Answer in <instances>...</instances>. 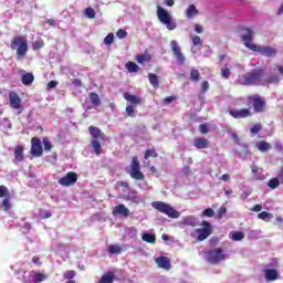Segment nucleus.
Here are the masks:
<instances>
[{
    "label": "nucleus",
    "instance_id": "nucleus-1",
    "mask_svg": "<svg viewBox=\"0 0 283 283\" xmlns=\"http://www.w3.org/2000/svg\"><path fill=\"white\" fill-rule=\"evenodd\" d=\"M245 30L247 34L242 35L241 39L243 41V45H245L248 50H251L252 52H259V54L266 57L275 56V54H277V49L273 46H260L253 44V31L251 29Z\"/></svg>",
    "mask_w": 283,
    "mask_h": 283
},
{
    "label": "nucleus",
    "instance_id": "nucleus-2",
    "mask_svg": "<svg viewBox=\"0 0 283 283\" xmlns=\"http://www.w3.org/2000/svg\"><path fill=\"white\" fill-rule=\"evenodd\" d=\"M266 76L264 69H254L245 74L240 76L241 85L251 86V85H263V80Z\"/></svg>",
    "mask_w": 283,
    "mask_h": 283
},
{
    "label": "nucleus",
    "instance_id": "nucleus-3",
    "mask_svg": "<svg viewBox=\"0 0 283 283\" xmlns=\"http://www.w3.org/2000/svg\"><path fill=\"white\" fill-rule=\"evenodd\" d=\"M10 49L15 51L17 60L25 59L28 56V38L23 35H15L11 40Z\"/></svg>",
    "mask_w": 283,
    "mask_h": 283
},
{
    "label": "nucleus",
    "instance_id": "nucleus-4",
    "mask_svg": "<svg viewBox=\"0 0 283 283\" xmlns=\"http://www.w3.org/2000/svg\"><path fill=\"white\" fill-rule=\"evenodd\" d=\"M199 226L202 228L195 229L190 235L191 238H195L197 242H205V240L213 233V226H211L207 220H202Z\"/></svg>",
    "mask_w": 283,
    "mask_h": 283
},
{
    "label": "nucleus",
    "instance_id": "nucleus-5",
    "mask_svg": "<svg viewBox=\"0 0 283 283\" xmlns=\"http://www.w3.org/2000/svg\"><path fill=\"white\" fill-rule=\"evenodd\" d=\"M124 98L129 103V105L126 106V114L129 118H134L136 116V107L143 103V97L138 95H132L129 93H124Z\"/></svg>",
    "mask_w": 283,
    "mask_h": 283
},
{
    "label": "nucleus",
    "instance_id": "nucleus-6",
    "mask_svg": "<svg viewBox=\"0 0 283 283\" xmlns=\"http://www.w3.org/2000/svg\"><path fill=\"white\" fill-rule=\"evenodd\" d=\"M247 99L252 105L254 114H264L266 112V99L260 94L249 95Z\"/></svg>",
    "mask_w": 283,
    "mask_h": 283
},
{
    "label": "nucleus",
    "instance_id": "nucleus-7",
    "mask_svg": "<svg viewBox=\"0 0 283 283\" xmlns=\"http://www.w3.org/2000/svg\"><path fill=\"white\" fill-rule=\"evenodd\" d=\"M206 260L209 264H220V262H224L227 260V254L224 253V249L214 248L206 252Z\"/></svg>",
    "mask_w": 283,
    "mask_h": 283
},
{
    "label": "nucleus",
    "instance_id": "nucleus-8",
    "mask_svg": "<svg viewBox=\"0 0 283 283\" xmlns=\"http://www.w3.org/2000/svg\"><path fill=\"white\" fill-rule=\"evenodd\" d=\"M151 207L160 213H165V216H168V218H180V212H178V210L174 209V207L167 202L154 201Z\"/></svg>",
    "mask_w": 283,
    "mask_h": 283
},
{
    "label": "nucleus",
    "instance_id": "nucleus-9",
    "mask_svg": "<svg viewBox=\"0 0 283 283\" xmlns=\"http://www.w3.org/2000/svg\"><path fill=\"white\" fill-rule=\"evenodd\" d=\"M157 17L164 25H166L167 30H176L178 28V24H176V21H174V18H171V14L168 13L165 8L158 6L157 7Z\"/></svg>",
    "mask_w": 283,
    "mask_h": 283
},
{
    "label": "nucleus",
    "instance_id": "nucleus-10",
    "mask_svg": "<svg viewBox=\"0 0 283 283\" xmlns=\"http://www.w3.org/2000/svg\"><path fill=\"white\" fill-rule=\"evenodd\" d=\"M129 176L133 180H145V174L140 170V161L137 156L132 158Z\"/></svg>",
    "mask_w": 283,
    "mask_h": 283
},
{
    "label": "nucleus",
    "instance_id": "nucleus-11",
    "mask_svg": "<svg viewBox=\"0 0 283 283\" xmlns=\"http://www.w3.org/2000/svg\"><path fill=\"white\" fill-rule=\"evenodd\" d=\"M30 154L34 158H41V156H43V145L41 144V139H39V137H33L31 139Z\"/></svg>",
    "mask_w": 283,
    "mask_h": 283
},
{
    "label": "nucleus",
    "instance_id": "nucleus-12",
    "mask_svg": "<svg viewBox=\"0 0 283 283\" xmlns=\"http://www.w3.org/2000/svg\"><path fill=\"white\" fill-rule=\"evenodd\" d=\"M228 114L235 119L251 118V116H253L251 108L229 109Z\"/></svg>",
    "mask_w": 283,
    "mask_h": 283
},
{
    "label": "nucleus",
    "instance_id": "nucleus-13",
    "mask_svg": "<svg viewBox=\"0 0 283 283\" xmlns=\"http://www.w3.org/2000/svg\"><path fill=\"white\" fill-rule=\"evenodd\" d=\"M77 180L78 174L70 171L64 177L59 179V185H62V187H70L72 185H76Z\"/></svg>",
    "mask_w": 283,
    "mask_h": 283
},
{
    "label": "nucleus",
    "instance_id": "nucleus-14",
    "mask_svg": "<svg viewBox=\"0 0 283 283\" xmlns=\"http://www.w3.org/2000/svg\"><path fill=\"white\" fill-rule=\"evenodd\" d=\"M170 48L174 52V55L177 59V62L180 63V65H182V63H185V61H186V57L182 54V51L180 50V46H178V42L176 40H172L170 42Z\"/></svg>",
    "mask_w": 283,
    "mask_h": 283
},
{
    "label": "nucleus",
    "instance_id": "nucleus-15",
    "mask_svg": "<svg viewBox=\"0 0 283 283\" xmlns=\"http://www.w3.org/2000/svg\"><path fill=\"white\" fill-rule=\"evenodd\" d=\"M9 103L12 109H21V97L14 92L9 93Z\"/></svg>",
    "mask_w": 283,
    "mask_h": 283
},
{
    "label": "nucleus",
    "instance_id": "nucleus-16",
    "mask_svg": "<svg viewBox=\"0 0 283 283\" xmlns=\"http://www.w3.org/2000/svg\"><path fill=\"white\" fill-rule=\"evenodd\" d=\"M88 132L93 138V140H105V134L101 130V128L96 126H90Z\"/></svg>",
    "mask_w": 283,
    "mask_h": 283
},
{
    "label": "nucleus",
    "instance_id": "nucleus-17",
    "mask_svg": "<svg viewBox=\"0 0 283 283\" xmlns=\"http://www.w3.org/2000/svg\"><path fill=\"white\" fill-rule=\"evenodd\" d=\"M113 216H123V218H129V210L125 205H118L113 209Z\"/></svg>",
    "mask_w": 283,
    "mask_h": 283
},
{
    "label": "nucleus",
    "instance_id": "nucleus-18",
    "mask_svg": "<svg viewBox=\"0 0 283 283\" xmlns=\"http://www.w3.org/2000/svg\"><path fill=\"white\" fill-rule=\"evenodd\" d=\"M156 263L159 269H165V271H169V269H171V261H169L167 256L157 258Z\"/></svg>",
    "mask_w": 283,
    "mask_h": 283
},
{
    "label": "nucleus",
    "instance_id": "nucleus-19",
    "mask_svg": "<svg viewBox=\"0 0 283 283\" xmlns=\"http://www.w3.org/2000/svg\"><path fill=\"white\" fill-rule=\"evenodd\" d=\"M193 146L197 149H207V147H209V139L205 137H197L193 140Z\"/></svg>",
    "mask_w": 283,
    "mask_h": 283
},
{
    "label": "nucleus",
    "instance_id": "nucleus-20",
    "mask_svg": "<svg viewBox=\"0 0 283 283\" xmlns=\"http://www.w3.org/2000/svg\"><path fill=\"white\" fill-rule=\"evenodd\" d=\"M264 275H265V280H268V282H275V280H277V277H279L277 270H275V269L264 270Z\"/></svg>",
    "mask_w": 283,
    "mask_h": 283
},
{
    "label": "nucleus",
    "instance_id": "nucleus-21",
    "mask_svg": "<svg viewBox=\"0 0 283 283\" xmlns=\"http://www.w3.org/2000/svg\"><path fill=\"white\" fill-rule=\"evenodd\" d=\"M31 273L33 275V279H32L33 283H41V282H45V280H48V274H45V273L36 272L34 270Z\"/></svg>",
    "mask_w": 283,
    "mask_h": 283
},
{
    "label": "nucleus",
    "instance_id": "nucleus-22",
    "mask_svg": "<svg viewBox=\"0 0 283 283\" xmlns=\"http://www.w3.org/2000/svg\"><path fill=\"white\" fill-rule=\"evenodd\" d=\"M277 84V83H280V76H277V75H265L264 77H263V84H262V86L264 87V86H266V85H271V84Z\"/></svg>",
    "mask_w": 283,
    "mask_h": 283
},
{
    "label": "nucleus",
    "instance_id": "nucleus-23",
    "mask_svg": "<svg viewBox=\"0 0 283 283\" xmlns=\"http://www.w3.org/2000/svg\"><path fill=\"white\" fill-rule=\"evenodd\" d=\"M182 224H185L186 227L196 228V227H198V218H196L193 216L185 217L182 220Z\"/></svg>",
    "mask_w": 283,
    "mask_h": 283
},
{
    "label": "nucleus",
    "instance_id": "nucleus-24",
    "mask_svg": "<svg viewBox=\"0 0 283 283\" xmlns=\"http://www.w3.org/2000/svg\"><path fill=\"white\" fill-rule=\"evenodd\" d=\"M24 150L25 148H23V146H17L14 148V158L18 163H23V160H25V157L23 156Z\"/></svg>",
    "mask_w": 283,
    "mask_h": 283
},
{
    "label": "nucleus",
    "instance_id": "nucleus-25",
    "mask_svg": "<svg viewBox=\"0 0 283 283\" xmlns=\"http://www.w3.org/2000/svg\"><path fill=\"white\" fill-rule=\"evenodd\" d=\"M109 255H120L123 253V248L119 244H111L108 245Z\"/></svg>",
    "mask_w": 283,
    "mask_h": 283
},
{
    "label": "nucleus",
    "instance_id": "nucleus-26",
    "mask_svg": "<svg viewBox=\"0 0 283 283\" xmlns=\"http://www.w3.org/2000/svg\"><path fill=\"white\" fill-rule=\"evenodd\" d=\"M136 61L140 65H143L145 63H149V61H151V55L149 53L139 54L136 56Z\"/></svg>",
    "mask_w": 283,
    "mask_h": 283
},
{
    "label": "nucleus",
    "instance_id": "nucleus-27",
    "mask_svg": "<svg viewBox=\"0 0 283 283\" xmlns=\"http://www.w3.org/2000/svg\"><path fill=\"white\" fill-rule=\"evenodd\" d=\"M150 158H158V151L156 150L155 147L146 149L144 154V160H149Z\"/></svg>",
    "mask_w": 283,
    "mask_h": 283
},
{
    "label": "nucleus",
    "instance_id": "nucleus-28",
    "mask_svg": "<svg viewBox=\"0 0 283 283\" xmlns=\"http://www.w3.org/2000/svg\"><path fill=\"white\" fill-rule=\"evenodd\" d=\"M21 81L24 85L30 86L32 85V83H34V74L25 73L24 75H22Z\"/></svg>",
    "mask_w": 283,
    "mask_h": 283
},
{
    "label": "nucleus",
    "instance_id": "nucleus-29",
    "mask_svg": "<svg viewBox=\"0 0 283 283\" xmlns=\"http://www.w3.org/2000/svg\"><path fill=\"white\" fill-rule=\"evenodd\" d=\"M91 145H92L96 156H101V154L103 153V148L101 146V142H98V139H92L91 140Z\"/></svg>",
    "mask_w": 283,
    "mask_h": 283
},
{
    "label": "nucleus",
    "instance_id": "nucleus-30",
    "mask_svg": "<svg viewBox=\"0 0 283 283\" xmlns=\"http://www.w3.org/2000/svg\"><path fill=\"white\" fill-rule=\"evenodd\" d=\"M198 14V9L196 8V4H190L188 9L186 10V17L187 19H193Z\"/></svg>",
    "mask_w": 283,
    "mask_h": 283
},
{
    "label": "nucleus",
    "instance_id": "nucleus-31",
    "mask_svg": "<svg viewBox=\"0 0 283 283\" xmlns=\"http://www.w3.org/2000/svg\"><path fill=\"white\" fill-rule=\"evenodd\" d=\"M148 81L153 87H160V81H158V75L155 73H149L148 74Z\"/></svg>",
    "mask_w": 283,
    "mask_h": 283
},
{
    "label": "nucleus",
    "instance_id": "nucleus-32",
    "mask_svg": "<svg viewBox=\"0 0 283 283\" xmlns=\"http://www.w3.org/2000/svg\"><path fill=\"white\" fill-rule=\"evenodd\" d=\"M142 240L144 242H148V244H156V234H151V233H144L142 235Z\"/></svg>",
    "mask_w": 283,
    "mask_h": 283
},
{
    "label": "nucleus",
    "instance_id": "nucleus-33",
    "mask_svg": "<svg viewBox=\"0 0 283 283\" xmlns=\"http://www.w3.org/2000/svg\"><path fill=\"white\" fill-rule=\"evenodd\" d=\"M88 98L92 103V105H94L95 107H98V105H101V97H98V95L94 92L88 94Z\"/></svg>",
    "mask_w": 283,
    "mask_h": 283
},
{
    "label": "nucleus",
    "instance_id": "nucleus-34",
    "mask_svg": "<svg viewBox=\"0 0 283 283\" xmlns=\"http://www.w3.org/2000/svg\"><path fill=\"white\" fill-rule=\"evenodd\" d=\"M256 148L259 151H269L271 149V144L268 142H259L256 143Z\"/></svg>",
    "mask_w": 283,
    "mask_h": 283
},
{
    "label": "nucleus",
    "instance_id": "nucleus-35",
    "mask_svg": "<svg viewBox=\"0 0 283 283\" xmlns=\"http://www.w3.org/2000/svg\"><path fill=\"white\" fill-rule=\"evenodd\" d=\"M259 220H264L265 222H269V220H272L273 213L262 211L258 214Z\"/></svg>",
    "mask_w": 283,
    "mask_h": 283
},
{
    "label": "nucleus",
    "instance_id": "nucleus-36",
    "mask_svg": "<svg viewBox=\"0 0 283 283\" xmlns=\"http://www.w3.org/2000/svg\"><path fill=\"white\" fill-rule=\"evenodd\" d=\"M201 216L203 218H213V216H216V211L211 208H207L202 211Z\"/></svg>",
    "mask_w": 283,
    "mask_h": 283
},
{
    "label": "nucleus",
    "instance_id": "nucleus-37",
    "mask_svg": "<svg viewBox=\"0 0 283 283\" xmlns=\"http://www.w3.org/2000/svg\"><path fill=\"white\" fill-rule=\"evenodd\" d=\"M126 67H127L128 72H138V70H140L138 64H136L135 62H128L126 64Z\"/></svg>",
    "mask_w": 283,
    "mask_h": 283
},
{
    "label": "nucleus",
    "instance_id": "nucleus-38",
    "mask_svg": "<svg viewBox=\"0 0 283 283\" xmlns=\"http://www.w3.org/2000/svg\"><path fill=\"white\" fill-rule=\"evenodd\" d=\"M268 186L270 187V189H277V187H280V179L277 178L270 179V181L268 182Z\"/></svg>",
    "mask_w": 283,
    "mask_h": 283
},
{
    "label": "nucleus",
    "instance_id": "nucleus-39",
    "mask_svg": "<svg viewBox=\"0 0 283 283\" xmlns=\"http://www.w3.org/2000/svg\"><path fill=\"white\" fill-rule=\"evenodd\" d=\"M74 277H76V271L74 270H69L66 272H64V280H74Z\"/></svg>",
    "mask_w": 283,
    "mask_h": 283
},
{
    "label": "nucleus",
    "instance_id": "nucleus-40",
    "mask_svg": "<svg viewBox=\"0 0 283 283\" xmlns=\"http://www.w3.org/2000/svg\"><path fill=\"white\" fill-rule=\"evenodd\" d=\"M190 78L191 81H193L195 83H198V81H200V72L198 70H192L190 72Z\"/></svg>",
    "mask_w": 283,
    "mask_h": 283
},
{
    "label": "nucleus",
    "instance_id": "nucleus-41",
    "mask_svg": "<svg viewBox=\"0 0 283 283\" xmlns=\"http://www.w3.org/2000/svg\"><path fill=\"white\" fill-rule=\"evenodd\" d=\"M85 15L87 19H96V11L93 8L88 7L85 9Z\"/></svg>",
    "mask_w": 283,
    "mask_h": 283
},
{
    "label": "nucleus",
    "instance_id": "nucleus-42",
    "mask_svg": "<svg viewBox=\"0 0 283 283\" xmlns=\"http://www.w3.org/2000/svg\"><path fill=\"white\" fill-rule=\"evenodd\" d=\"M42 143L44 145V151H51L52 150V143L50 142V139L48 137H44L42 139Z\"/></svg>",
    "mask_w": 283,
    "mask_h": 283
},
{
    "label": "nucleus",
    "instance_id": "nucleus-43",
    "mask_svg": "<svg viewBox=\"0 0 283 283\" xmlns=\"http://www.w3.org/2000/svg\"><path fill=\"white\" fill-rule=\"evenodd\" d=\"M114 43V33H108L104 39V45H112Z\"/></svg>",
    "mask_w": 283,
    "mask_h": 283
},
{
    "label": "nucleus",
    "instance_id": "nucleus-44",
    "mask_svg": "<svg viewBox=\"0 0 283 283\" xmlns=\"http://www.w3.org/2000/svg\"><path fill=\"white\" fill-rule=\"evenodd\" d=\"M226 214H227V207L221 206L217 212L219 220H222V218H224Z\"/></svg>",
    "mask_w": 283,
    "mask_h": 283
},
{
    "label": "nucleus",
    "instance_id": "nucleus-45",
    "mask_svg": "<svg viewBox=\"0 0 283 283\" xmlns=\"http://www.w3.org/2000/svg\"><path fill=\"white\" fill-rule=\"evenodd\" d=\"M232 240L235 242H240V240H244V233L243 232H234L232 234Z\"/></svg>",
    "mask_w": 283,
    "mask_h": 283
},
{
    "label": "nucleus",
    "instance_id": "nucleus-46",
    "mask_svg": "<svg viewBox=\"0 0 283 283\" xmlns=\"http://www.w3.org/2000/svg\"><path fill=\"white\" fill-rule=\"evenodd\" d=\"M41 48H45V42H43V40L33 42V50H41Z\"/></svg>",
    "mask_w": 283,
    "mask_h": 283
},
{
    "label": "nucleus",
    "instance_id": "nucleus-47",
    "mask_svg": "<svg viewBox=\"0 0 283 283\" xmlns=\"http://www.w3.org/2000/svg\"><path fill=\"white\" fill-rule=\"evenodd\" d=\"M6 196H10V191L8 190V187L0 186V198H6Z\"/></svg>",
    "mask_w": 283,
    "mask_h": 283
},
{
    "label": "nucleus",
    "instance_id": "nucleus-48",
    "mask_svg": "<svg viewBox=\"0 0 283 283\" xmlns=\"http://www.w3.org/2000/svg\"><path fill=\"white\" fill-rule=\"evenodd\" d=\"M262 129V124H255L251 127L250 132L251 134H260Z\"/></svg>",
    "mask_w": 283,
    "mask_h": 283
},
{
    "label": "nucleus",
    "instance_id": "nucleus-49",
    "mask_svg": "<svg viewBox=\"0 0 283 283\" xmlns=\"http://www.w3.org/2000/svg\"><path fill=\"white\" fill-rule=\"evenodd\" d=\"M200 134H209V124H201L199 125Z\"/></svg>",
    "mask_w": 283,
    "mask_h": 283
},
{
    "label": "nucleus",
    "instance_id": "nucleus-50",
    "mask_svg": "<svg viewBox=\"0 0 283 283\" xmlns=\"http://www.w3.org/2000/svg\"><path fill=\"white\" fill-rule=\"evenodd\" d=\"M192 44H193L195 46L202 45V39H200V35H195V36L192 38Z\"/></svg>",
    "mask_w": 283,
    "mask_h": 283
},
{
    "label": "nucleus",
    "instance_id": "nucleus-51",
    "mask_svg": "<svg viewBox=\"0 0 283 283\" xmlns=\"http://www.w3.org/2000/svg\"><path fill=\"white\" fill-rule=\"evenodd\" d=\"M118 39H127V31L123 30V29H119L117 32H116Z\"/></svg>",
    "mask_w": 283,
    "mask_h": 283
},
{
    "label": "nucleus",
    "instance_id": "nucleus-52",
    "mask_svg": "<svg viewBox=\"0 0 283 283\" xmlns=\"http://www.w3.org/2000/svg\"><path fill=\"white\" fill-rule=\"evenodd\" d=\"M2 207H3L4 211H10V199H8V198L3 199Z\"/></svg>",
    "mask_w": 283,
    "mask_h": 283
},
{
    "label": "nucleus",
    "instance_id": "nucleus-53",
    "mask_svg": "<svg viewBox=\"0 0 283 283\" xmlns=\"http://www.w3.org/2000/svg\"><path fill=\"white\" fill-rule=\"evenodd\" d=\"M208 90H209V82L208 81H203L202 84H201V92H202V94H205Z\"/></svg>",
    "mask_w": 283,
    "mask_h": 283
},
{
    "label": "nucleus",
    "instance_id": "nucleus-54",
    "mask_svg": "<svg viewBox=\"0 0 283 283\" xmlns=\"http://www.w3.org/2000/svg\"><path fill=\"white\" fill-rule=\"evenodd\" d=\"M209 244H210V247H218V244H220V239L212 238V239H210Z\"/></svg>",
    "mask_w": 283,
    "mask_h": 283
},
{
    "label": "nucleus",
    "instance_id": "nucleus-55",
    "mask_svg": "<svg viewBox=\"0 0 283 283\" xmlns=\"http://www.w3.org/2000/svg\"><path fill=\"white\" fill-rule=\"evenodd\" d=\"M195 32H197V34H202V32H205V28L200 24H195Z\"/></svg>",
    "mask_w": 283,
    "mask_h": 283
},
{
    "label": "nucleus",
    "instance_id": "nucleus-56",
    "mask_svg": "<svg viewBox=\"0 0 283 283\" xmlns=\"http://www.w3.org/2000/svg\"><path fill=\"white\" fill-rule=\"evenodd\" d=\"M174 101H176V96H168L164 98V103H166V105L174 103Z\"/></svg>",
    "mask_w": 283,
    "mask_h": 283
},
{
    "label": "nucleus",
    "instance_id": "nucleus-57",
    "mask_svg": "<svg viewBox=\"0 0 283 283\" xmlns=\"http://www.w3.org/2000/svg\"><path fill=\"white\" fill-rule=\"evenodd\" d=\"M221 74L223 78H229V76H231V71L229 69H224L221 71Z\"/></svg>",
    "mask_w": 283,
    "mask_h": 283
},
{
    "label": "nucleus",
    "instance_id": "nucleus-58",
    "mask_svg": "<svg viewBox=\"0 0 283 283\" xmlns=\"http://www.w3.org/2000/svg\"><path fill=\"white\" fill-rule=\"evenodd\" d=\"M220 180H222L223 182H229L231 180V175L224 174L220 177Z\"/></svg>",
    "mask_w": 283,
    "mask_h": 283
},
{
    "label": "nucleus",
    "instance_id": "nucleus-59",
    "mask_svg": "<svg viewBox=\"0 0 283 283\" xmlns=\"http://www.w3.org/2000/svg\"><path fill=\"white\" fill-rule=\"evenodd\" d=\"M32 262H33V264H36L38 266H41V264H43V262H41V259H39V256H33Z\"/></svg>",
    "mask_w": 283,
    "mask_h": 283
},
{
    "label": "nucleus",
    "instance_id": "nucleus-60",
    "mask_svg": "<svg viewBox=\"0 0 283 283\" xmlns=\"http://www.w3.org/2000/svg\"><path fill=\"white\" fill-rule=\"evenodd\" d=\"M251 211H254L255 213H260V211H262V206L261 205H255Z\"/></svg>",
    "mask_w": 283,
    "mask_h": 283
},
{
    "label": "nucleus",
    "instance_id": "nucleus-61",
    "mask_svg": "<svg viewBox=\"0 0 283 283\" xmlns=\"http://www.w3.org/2000/svg\"><path fill=\"white\" fill-rule=\"evenodd\" d=\"M117 185L118 187H124V189H129V184H127V181H118Z\"/></svg>",
    "mask_w": 283,
    "mask_h": 283
},
{
    "label": "nucleus",
    "instance_id": "nucleus-62",
    "mask_svg": "<svg viewBox=\"0 0 283 283\" xmlns=\"http://www.w3.org/2000/svg\"><path fill=\"white\" fill-rule=\"evenodd\" d=\"M56 85H59V82H56V81H50L48 83V87L51 88V90L56 87Z\"/></svg>",
    "mask_w": 283,
    "mask_h": 283
},
{
    "label": "nucleus",
    "instance_id": "nucleus-63",
    "mask_svg": "<svg viewBox=\"0 0 283 283\" xmlns=\"http://www.w3.org/2000/svg\"><path fill=\"white\" fill-rule=\"evenodd\" d=\"M73 85H75V87H81V85H83V82L78 78L73 80Z\"/></svg>",
    "mask_w": 283,
    "mask_h": 283
},
{
    "label": "nucleus",
    "instance_id": "nucleus-64",
    "mask_svg": "<svg viewBox=\"0 0 283 283\" xmlns=\"http://www.w3.org/2000/svg\"><path fill=\"white\" fill-rule=\"evenodd\" d=\"M277 178L283 184V167L280 169Z\"/></svg>",
    "mask_w": 283,
    "mask_h": 283
}]
</instances>
